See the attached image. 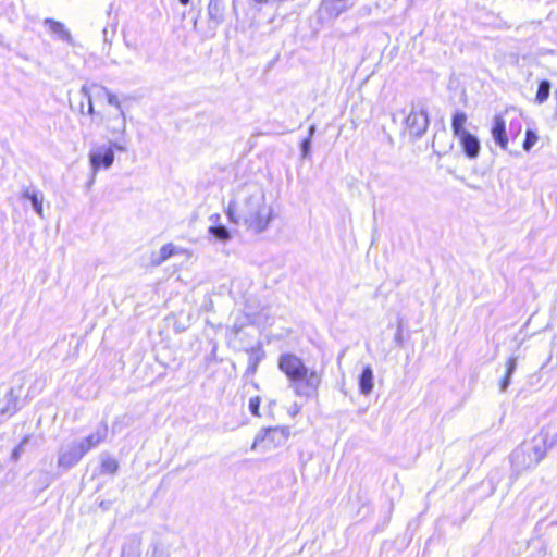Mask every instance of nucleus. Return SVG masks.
<instances>
[{
	"mask_svg": "<svg viewBox=\"0 0 557 557\" xmlns=\"http://www.w3.org/2000/svg\"><path fill=\"white\" fill-rule=\"evenodd\" d=\"M277 368L286 375L288 386L296 396L307 399L318 396L322 374L309 369L300 357L293 352H284L278 357Z\"/></svg>",
	"mask_w": 557,
	"mask_h": 557,
	"instance_id": "obj_1",
	"label": "nucleus"
},
{
	"mask_svg": "<svg viewBox=\"0 0 557 557\" xmlns=\"http://www.w3.org/2000/svg\"><path fill=\"white\" fill-rule=\"evenodd\" d=\"M239 218L255 233L265 231L272 219V208L265 203L262 193L253 194L239 203Z\"/></svg>",
	"mask_w": 557,
	"mask_h": 557,
	"instance_id": "obj_2",
	"label": "nucleus"
},
{
	"mask_svg": "<svg viewBox=\"0 0 557 557\" xmlns=\"http://www.w3.org/2000/svg\"><path fill=\"white\" fill-rule=\"evenodd\" d=\"M288 438V431L280 426H270L262 429L255 437L251 448L256 449L259 445H264L265 449L282 446Z\"/></svg>",
	"mask_w": 557,
	"mask_h": 557,
	"instance_id": "obj_3",
	"label": "nucleus"
},
{
	"mask_svg": "<svg viewBox=\"0 0 557 557\" xmlns=\"http://www.w3.org/2000/svg\"><path fill=\"white\" fill-rule=\"evenodd\" d=\"M405 124L410 136L414 138H421L430 124L428 110L424 107L418 108L412 106L409 114L405 120Z\"/></svg>",
	"mask_w": 557,
	"mask_h": 557,
	"instance_id": "obj_4",
	"label": "nucleus"
},
{
	"mask_svg": "<svg viewBox=\"0 0 557 557\" xmlns=\"http://www.w3.org/2000/svg\"><path fill=\"white\" fill-rule=\"evenodd\" d=\"M85 455L84 448L81 447L77 441H73L59 449L58 467L67 471L75 467Z\"/></svg>",
	"mask_w": 557,
	"mask_h": 557,
	"instance_id": "obj_5",
	"label": "nucleus"
},
{
	"mask_svg": "<svg viewBox=\"0 0 557 557\" xmlns=\"http://www.w3.org/2000/svg\"><path fill=\"white\" fill-rule=\"evenodd\" d=\"M89 162L94 172L100 169H109L114 162L112 147L99 146L89 152Z\"/></svg>",
	"mask_w": 557,
	"mask_h": 557,
	"instance_id": "obj_6",
	"label": "nucleus"
},
{
	"mask_svg": "<svg viewBox=\"0 0 557 557\" xmlns=\"http://www.w3.org/2000/svg\"><path fill=\"white\" fill-rule=\"evenodd\" d=\"M17 380V386H12L3 398L5 405L0 409L1 416L11 417L21 409L20 397L24 385V381L23 377H18Z\"/></svg>",
	"mask_w": 557,
	"mask_h": 557,
	"instance_id": "obj_7",
	"label": "nucleus"
},
{
	"mask_svg": "<svg viewBox=\"0 0 557 557\" xmlns=\"http://www.w3.org/2000/svg\"><path fill=\"white\" fill-rule=\"evenodd\" d=\"M510 462L516 475H519L523 470L536 467L534 460H532L531 453L527 450L524 445L517 447L510 454Z\"/></svg>",
	"mask_w": 557,
	"mask_h": 557,
	"instance_id": "obj_8",
	"label": "nucleus"
},
{
	"mask_svg": "<svg viewBox=\"0 0 557 557\" xmlns=\"http://www.w3.org/2000/svg\"><path fill=\"white\" fill-rule=\"evenodd\" d=\"M456 138L459 140L462 152L468 159L473 160L479 157L481 143L474 134L467 132L456 136Z\"/></svg>",
	"mask_w": 557,
	"mask_h": 557,
	"instance_id": "obj_9",
	"label": "nucleus"
},
{
	"mask_svg": "<svg viewBox=\"0 0 557 557\" xmlns=\"http://www.w3.org/2000/svg\"><path fill=\"white\" fill-rule=\"evenodd\" d=\"M243 349L248 354V366L244 373V379H248L257 373L260 362L265 358V351L260 342L253 347Z\"/></svg>",
	"mask_w": 557,
	"mask_h": 557,
	"instance_id": "obj_10",
	"label": "nucleus"
},
{
	"mask_svg": "<svg viewBox=\"0 0 557 557\" xmlns=\"http://www.w3.org/2000/svg\"><path fill=\"white\" fill-rule=\"evenodd\" d=\"M354 7L350 0H321L320 11L330 18H337Z\"/></svg>",
	"mask_w": 557,
	"mask_h": 557,
	"instance_id": "obj_11",
	"label": "nucleus"
},
{
	"mask_svg": "<svg viewBox=\"0 0 557 557\" xmlns=\"http://www.w3.org/2000/svg\"><path fill=\"white\" fill-rule=\"evenodd\" d=\"M21 199L28 200L35 213L44 218V194L35 186H23L21 190Z\"/></svg>",
	"mask_w": 557,
	"mask_h": 557,
	"instance_id": "obj_12",
	"label": "nucleus"
},
{
	"mask_svg": "<svg viewBox=\"0 0 557 557\" xmlns=\"http://www.w3.org/2000/svg\"><path fill=\"white\" fill-rule=\"evenodd\" d=\"M491 133L495 144L506 150L508 146L506 122L500 114L494 116Z\"/></svg>",
	"mask_w": 557,
	"mask_h": 557,
	"instance_id": "obj_13",
	"label": "nucleus"
},
{
	"mask_svg": "<svg viewBox=\"0 0 557 557\" xmlns=\"http://www.w3.org/2000/svg\"><path fill=\"white\" fill-rule=\"evenodd\" d=\"M107 434L108 426L106 423H101V425L98 426L94 433L77 441V443L81 445L82 448H84V451L87 454L91 448L96 447L98 444L104 441Z\"/></svg>",
	"mask_w": 557,
	"mask_h": 557,
	"instance_id": "obj_14",
	"label": "nucleus"
},
{
	"mask_svg": "<svg viewBox=\"0 0 557 557\" xmlns=\"http://www.w3.org/2000/svg\"><path fill=\"white\" fill-rule=\"evenodd\" d=\"M44 25L49 28L50 33L54 35L57 39L64 41L69 45L74 44L70 30L65 27L63 23L48 17L44 21Z\"/></svg>",
	"mask_w": 557,
	"mask_h": 557,
	"instance_id": "obj_15",
	"label": "nucleus"
},
{
	"mask_svg": "<svg viewBox=\"0 0 557 557\" xmlns=\"http://www.w3.org/2000/svg\"><path fill=\"white\" fill-rule=\"evenodd\" d=\"M524 447L531 453L532 460H534L537 466L545 458L547 450L553 446H549L547 437H544L540 442L534 438L531 444L524 445Z\"/></svg>",
	"mask_w": 557,
	"mask_h": 557,
	"instance_id": "obj_16",
	"label": "nucleus"
},
{
	"mask_svg": "<svg viewBox=\"0 0 557 557\" xmlns=\"http://www.w3.org/2000/svg\"><path fill=\"white\" fill-rule=\"evenodd\" d=\"M374 386V374L373 369L370 364L362 368L361 373L358 376V387L362 395H369L372 393Z\"/></svg>",
	"mask_w": 557,
	"mask_h": 557,
	"instance_id": "obj_17",
	"label": "nucleus"
},
{
	"mask_svg": "<svg viewBox=\"0 0 557 557\" xmlns=\"http://www.w3.org/2000/svg\"><path fill=\"white\" fill-rule=\"evenodd\" d=\"M141 541L138 536L133 535L121 547L120 557H141Z\"/></svg>",
	"mask_w": 557,
	"mask_h": 557,
	"instance_id": "obj_18",
	"label": "nucleus"
},
{
	"mask_svg": "<svg viewBox=\"0 0 557 557\" xmlns=\"http://www.w3.org/2000/svg\"><path fill=\"white\" fill-rule=\"evenodd\" d=\"M208 15L210 22L220 25L224 21V4L223 0H210L208 4Z\"/></svg>",
	"mask_w": 557,
	"mask_h": 557,
	"instance_id": "obj_19",
	"label": "nucleus"
},
{
	"mask_svg": "<svg viewBox=\"0 0 557 557\" xmlns=\"http://www.w3.org/2000/svg\"><path fill=\"white\" fill-rule=\"evenodd\" d=\"M176 253V246L172 243L163 245L159 251L152 252L150 262L152 265H160Z\"/></svg>",
	"mask_w": 557,
	"mask_h": 557,
	"instance_id": "obj_20",
	"label": "nucleus"
},
{
	"mask_svg": "<svg viewBox=\"0 0 557 557\" xmlns=\"http://www.w3.org/2000/svg\"><path fill=\"white\" fill-rule=\"evenodd\" d=\"M101 465H100V473L101 474H110L113 475L117 472L120 465L119 461L111 457L107 453H102L100 455Z\"/></svg>",
	"mask_w": 557,
	"mask_h": 557,
	"instance_id": "obj_21",
	"label": "nucleus"
},
{
	"mask_svg": "<svg viewBox=\"0 0 557 557\" xmlns=\"http://www.w3.org/2000/svg\"><path fill=\"white\" fill-rule=\"evenodd\" d=\"M251 323L252 320L249 314L238 312L235 317L233 324L228 329L230 332L233 334L234 338H236L242 333V331Z\"/></svg>",
	"mask_w": 557,
	"mask_h": 557,
	"instance_id": "obj_22",
	"label": "nucleus"
},
{
	"mask_svg": "<svg viewBox=\"0 0 557 557\" xmlns=\"http://www.w3.org/2000/svg\"><path fill=\"white\" fill-rule=\"evenodd\" d=\"M516 370H517V358L510 357L506 361L505 375L503 376V379L499 382V389L502 393L506 392L507 388L509 387V385L511 383V376L516 372Z\"/></svg>",
	"mask_w": 557,
	"mask_h": 557,
	"instance_id": "obj_23",
	"label": "nucleus"
},
{
	"mask_svg": "<svg viewBox=\"0 0 557 557\" xmlns=\"http://www.w3.org/2000/svg\"><path fill=\"white\" fill-rule=\"evenodd\" d=\"M467 122V114L462 111H456L451 117V131L454 136H459L468 131L465 128Z\"/></svg>",
	"mask_w": 557,
	"mask_h": 557,
	"instance_id": "obj_24",
	"label": "nucleus"
},
{
	"mask_svg": "<svg viewBox=\"0 0 557 557\" xmlns=\"http://www.w3.org/2000/svg\"><path fill=\"white\" fill-rule=\"evenodd\" d=\"M92 87L94 89L99 90V94L104 95L108 103L113 106L117 110V113H121V111H123L119 98L113 92H111L107 87L98 85L96 83H92Z\"/></svg>",
	"mask_w": 557,
	"mask_h": 557,
	"instance_id": "obj_25",
	"label": "nucleus"
},
{
	"mask_svg": "<svg viewBox=\"0 0 557 557\" xmlns=\"http://www.w3.org/2000/svg\"><path fill=\"white\" fill-rule=\"evenodd\" d=\"M209 233L215 239H218L220 242H223V243H225V242L231 239L230 230L225 225H222V224L211 225L209 227Z\"/></svg>",
	"mask_w": 557,
	"mask_h": 557,
	"instance_id": "obj_26",
	"label": "nucleus"
},
{
	"mask_svg": "<svg viewBox=\"0 0 557 557\" xmlns=\"http://www.w3.org/2000/svg\"><path fill=\"white\" fill-rule=\"evenodd\" d=\"M550 87H552V84L547 79H543L539 83L536 96H535V101L537 103H544L548 99L549 94H550Z\"/></svg>",
	"mask_w": 557,
	"mask_h": 557,
	"instance_id": "obj_27",
	"label": "nucleus"
},
{
	"mask_svg": "<svg viewBox=\"0 0 557 557\" xmlns=\"http://www.w3.org/2000/svg\"><path fill=\"white\" fill-rule=\"evenodd\" d=\"M112 125L110 129L113 134H124L126 129V119L124 111L117 113V115L110 120Z\"/></svg>",
	"mask_w": 557,
	"mask_h": 557,
	"instance_id": "obj_28",
	"label": "nucleus"
},
{
	"mask_svg": "<svg viewBox=\"0 0 557 557\" xmlns=\"http://www.w3.org/2000/svg\"><path fill=\"white\" fill-rule=\"evenodd\" d=\"M91 89H94L92 84H90V85L85 84L81 88V94L83 95V98L87 99V102H88L87 114L96 115L97 113L95 111L94 103H92V92H91Z\"/></svg>",
	"mask_w": 557,
	"mask_h": 557,
	"instance_id": "obj_29",
	"label": "nucleus"
},
{
	"mask_svg": "<svg viewBox=\"0 0 557 557\" xmlns=\"http://www.w3.org/2000/svg\"><path fill=\"white\" fill-rule=\"evenodd\" d=\"M537 140H539L537 133L534 129L528 128L525 131V137L522 143L523 150L530 151L533 148V146L536 144Z\"/></svg>",
	"mask_w": 557,
	"mask_h": 557,
	"instance_id": "obj_30",
	"label": "nucleus"
},
{
	"mask_svg": "<svg viewBox=\"0 0 557 557\" xmlns=\"http://www.w3.org/2000/svg\"><path fill=\"white\" fill-rule=\"evenodd\" d=\"M226 215L232 223L239 224L243 222V220L239 218V205L234 201L228 203Z\"/></svg>",
	"mask_w": 557,
	"mask_h": 557,
	"instance_id": "obj_31",
	"label": "nucleus"
},
{
	"mask_svg": "<svg viewBox=\"0 0 557 557\" xmlns=\"http://www.w3.org/2000/svg\"><path fill=\"white\" fill-rule=\"evenodd\" d=\"M116 22L112 23L110 26H106L102 29V36H103V42L104 45H108V47H111L112 40L116 33Z\"/></svg>",
	"mask_w": 557,
	"mask_h": 557,
	"instance_id": "obj_32",
	"label": "nucleus"
},
{
	"mask_svg": "<svg viewBox=\"0 0 557 557\" xmlns=\"http://www.w3.org/2000/svg\"><path fill=\"white\" fill-rule=\"evenodd\" d=\"M28 442H29V436L26 435L23 437V440L20 442V444L12 450L11 459L13 461L16 462L21 458L22 454L25 450V446L28 444Z\"/></svg>",
	"mask_w": 557,
	"mask_h": 557,
	"instance_id": "obj_33",
	"label": "nucleus"
},
{
	"mask_svg": "<svg viewBox=\"0 0 557 557\" xmlns=\"http://www.w3.org/2000/svg\"><path fill=\"white\" fill-rule=\"evenodd\" d=\"M311 145L312 140L310 138H304L300 143V153L301 158L305 160H309L311 158Z\"/></svg>",
	"mask_w": 557,
	"mask_h": 557,
	"instance_id": "obj_34",
	"label": "nucleus"
},
{
	"mask_svg": "<svg viewBox=\"0 0 557 557\" xmlns=\"http://www.w3.org/2000/svg\"><path fill=\"white\" fill-rule=\"evenodd\" d=\"M261 398L259 396L251 397L249 399V411L255 417H261L260 413Z\"/></svg>",
	"mask_w": 557,
	"mask_h": 557,
	"instance_id": "obj_35",
	"label": "nucleus"
},
{
	"mask_svg": "<svg viewBox=\"0 0 557 557\" xmlns=\"http://www.w3.org/2000/svg\"><path fill=\"white\" fill-rule=\"evenodd\" d=\"M394 342L396 343L397 346L403 345V330L400 324L398 325L397 331L395 333Z\"/></svg>",
	"mask_w": 557,
	"mask_h": 557,
	"instance_id": "obj_36",
	"label": "nucleus"
},
{
	"mask_svg": "<svg viewBox=\"0 0 557 557\" xmlns=\"http://www.w3.org/2000/svg\"><path fill=\"white\" fill-rule=\"evenodd\" d=\"M54 480V475H50L49 473H45V479H44V487H48L51 482Z\"/></svg>",
	"mask_w": 557,
	"mask_h": 557,
	"instance_id": "obj_37",
	"label": "nucleus"
},
{
	"mask_svg": "<svg viewBox=\"0 0 557 557\" xmlns=\"http://www.w3.org/2000/svg\"><path fill=\"white\" fill-rule=\"evenodd\" d=\"M317 131L315 125H310L308 128V136L306 138H310L312 140V137L314 136Z\"/></svg>",
	"mask_w": 557,
	"mask_h": 557,
	"instance_id": "obj_38",
	"label": "nucleus"
},
{
	"mask_svg": "<svg viewBox=\"0 0 557 557\" xmlns=\"http://www.w3.org/2000/svg\"><path fill=\"white\" fill-rule=\"evenodd\" d=\"M109 147H112L113 150L116 149L119 151H125L126 150L125 146H123L121 144H117V143H111V145Z\"/></svg>",
	"mask_w": 557,
	"mask_h": 557,
	"instance_id": "obj_39",
	"label": "nucleus"
},
{
	"mask_svg": "<svg viewBox=\"0 0 557 557\" xmlns=\"http://www.w3.org/2000/svg\"><path fill=\"white\" fill-rule=\"evenodd\" d=\"M91 92H92V98H96V99L106 98L104 95L99 94V90H97V89H91Z\"/></svg>",
	"mask_w": 557,
	"mask_h": 557,
	"instance_id": "obj_40",
	"label": "nucleus"
},
{
	"mask_svg": "<svg viewBox=\"0 0 557 557\" xmlns=\"http://www.w3.org/2000/svg\"><path fill=\"white\" fill-rule=\"evenodd\" d=\"M554 445H557V433L555 434V436L549 442V446H554Z\"/></svg>",
	"mask_w": 557,
	"mask_h": 557,
	"instance_id": "obj_41",
	"label": "nucleus"
},
{
	"mask_svg": "<svg viewBox=\"0 0 557 557\" xmlns=\"http://www.w3.org/2000/svg\"><path fill=\"white\" fill-rule=\"evenodd\" d=\"M178 2L182 4V5H187L190 3V0H178Z\"/></svg>",
	"mask_w": 557,
	"mask_h": 557,
	"instance_id": "obj_42",
	"label": "nucleus"
},
{
	"mask_svg": "<svg viewBox=\"0 0 557 557\" xmlns=\"http://www.w3.org/2000/svg\"><path fill=\"white\" fill-rule=\"evenodd\" d=\"M79 112H81L82 114H84V113H85V112H84V102H83V100H82V101H81V103H79Z\"/></svg>",
	"mask_w": 557,
	"mask_h": 557,
	"instance_id": "obj_43",
	"label": "nucleus"
},
{
	"mask_svg": "<svg viewBox=\"0 0 557 557\" xmlns=\"http://www.w3.org/2000/svg\"><path fill=\"white\" fill-rule=\"evenodd\" d=\"M251 385L253 386V388L259 389V384H258V383H256V382H253V381H252V382H251Z\"/></svg>",
	"mask_w": 557,
	"mask_h": 557,
	"instance_id": "obj_44",
	"label": "nucleus"
},
{
	"mask_svg": "<svg viewBox=\"0 0 557 557\" xmlns=\"http://www.w3.org/2000/svg\"><path fill=\"white\" fill-rule=\"evenodd\" d=\"M517 131H518V133L521 131V124H520V122H518V129H517Z\"/></svg>",
	"mask_w": 557,
	"mask_h": 557,
	"instance_id": "obj_45",
	"label": "nucleus"
},
{
	"mask_svg": "<svg viewBox=\"0 0 557 557\" xmlns=\"http://www.w3.org/2000/svg\"><path fill=\"white\" fill-rule=\"evenodd\" d=\"M213 218H215V220H219V215H218V214H215V215H211V218H210V219H213Z\"/></svg>",
	"mask_w": 557,
	"mask_h": 557,
	"instance_id": "obj_46",
	"label": "nucleus"
}]
</instances>
